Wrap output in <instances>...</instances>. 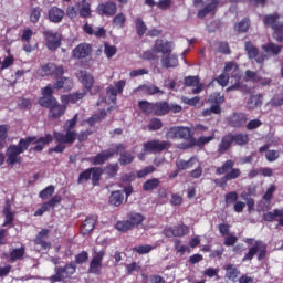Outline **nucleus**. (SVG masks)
<instances>
[{"label":"nucleus","instance_id":"nucleus-1","mask_svg":"<svg viewBox=\"0 0 283 283\" xmlns=\"http://www.w3.org/2000/svg\"><path fill=\"white\" fill-rule=\"evenodd\" d=\"M78 120V114H75L72 119H69L64 123L63 129L65 134L54 132L53 136L56 143H59L57 146H55L52 151H56L57 154H61L65 151L64 145H72L76 140V130H74V127H76V122Z\"/></svg>","mask_w":283,"mask_h":283},{"label":"nucleus","instance_id":"nucleus-2","mask_svg":"<svg viewBox=\"0 0 283 283\" xmlns=\"http://www.w3.org/2000/svg\"><path fill=\"white\" fill-rule=\"evenodd\" d=\"M43 96L39 99V105L41 107H48L50 109L49 114L52 118H61L65 114L66 104L60 105L56 98L52 96V86H46L42 91Z\"/></svg>","mask_w":283,"mask_h":283},{"label":"nucleus","instance_id":"nucleus-3","mask_svg":"<svg viewBox=\"0 0 283 283\" xmlns=\"http://www.w3.org/2000/svg\"><path fill=\"white\" fill-rule=\"evenodd\" d=\"M32 140H35V138H25V139H20L18 146L15 145H10L7 148L6 156H7V164L8 165H20L21 163V154L30 147L32 144Z\"/></svg>","mask_w":283,"mask_h":283},{"label":"nucleus","instance_id":"nucleus-4","mask_svg":"<svg viewBox=\"0 0 283 283\" xmlns=\"http://www.w3.org/2000/svg\"><path fill=\"white\" fill-rule=\"evenodd\" d=\"M258 255V260H264L266 258V244L262 241H255L254 247L249 249V252L243 256V262L253 260L254 255Z\"/></svg>","mask_w":283,"mask_h":283},{"label":"nucleus","instance_id":"nucleus-5","mask_svg":"<svg viewBox=\"0 0 283 283\" xmlns=\"http://www.w3.org/2000/svg\"><path fill=\"white\" fill-rule=\"evenodd\" d=\"M226 74H229L232 72V78L234 80V85L229 86L227 88V92H231L233 90H242L244 92V86L240 85V70L238 69V65L233 62L226 63Z\"/></svg>","mask_w":283,"mask_h":283},{"label":"nucleus","instance_id":"nucleus-6","mask_svg":"<svg viewBox=\"0 0 283 283\" xmlns=\"http://www.w3.org/2000/svg\"><path fill=\"white\" fill-rule=\"evenodd\" d=\"M120 149H125V146L123 144H116L108 150H104L97 156L94 157L93 164L94 165H103L106 160H109L114 154H120Z\"/></svg>","mask_w":283,"mask_h":283},{"label":"nucleus","instance_id":"nucleus-7","mask_svg":"<svg viewBox=\"0 0 283 283\" xmlns=\"http://www.w3.org/2000/svg\"><path fill=\"white\" fill-rule=\"evenodd\" d=\"M74 273H76V265L74 264H69L64 268H56L55 275L50 277V282H61L62 280L74 275Z\"/></svg>","mask_w":283,"mask_h":283},{"label":"nucleus","instance_id":"nucleus-8","mask_svg":"<svg viewBox=\"0 0 283 283\" xmlns=\"http://www.w3.org/2000/svg\"><path fill=\"white\" fill-rule=\"evenodd\" d=\"M169 147H171L169 142L150 140L144 144V151L148 154H157L165 151V149H169Z\"/></svg>","mask_w":283,"mask_h":283},{"label":"nucleus","instance_id":"nucleus-9","mask_svg":"<svg viewBox=\"0 0 283 283\" xmlns=\"http://www.w3.org/2000/svg\"><path fill=\"white\" fill-rule=\"evenodd\" d=\"M49 233L50 230L48 229H43L38 233V235L34 239L36 251H48L49 249H51L52 243L46 241Z\"/></svg>","mask_w":283,"mask_h":283},{"label":"nucleus","instance_id":"nucleus-10","mask_svg":"<svg viewBox=\"0 0 283 283\" xmlns=\"http://www.w3.org/2000/svg\"><path fill=\"white\" fill-rule=\"evenodd\" d=\"M63 66H56L53 63H48L45 65H42L38 70V75L39 76H52L54 74L55 76H63Z\"/></svg>","mask_w":283,"mask_h":283},{"label":"nucleus","instance_id":"nucleus-11","mask_svg":"<svg viewBox=\"0 0 283 283\" xmlns=\"http://www.w3.org/2000/svg\"><path fill=\"white\" fill-rule=\"evenodd\" d=\"M117 10L118 8L115 2L106 1L97 6L96 13L99 14V17H114Z\"/></svg>","mask_w":283,"mask_h":283},{"label":"nucleus","instance_id":"nucleus-12","mask_svg":"<svg viewBox=\"0 0 283 283\" xmlns=\"http://www.w3.org/2000/svg\"><path fill=\"white\" fill-rule=\"evenodd\" d=\"M45 41H46V48L49 50H56L61 48V34L56 33L54 31L46 30L43 32Z\"/></svg>","mask_w":283,"mask_h":283},{"label":"nucleus","instance_id":"nucleus-13","mask_svg":"<svg viewBox=\"0 0 283 283\" xmlns=\"http://www.w3.org/2000/svg\"><path fill=\"white\" fill-rule=\"evenodd\" d=\"M164 233L167 238H182V235H187L189 233V227L180 224L175 228H166Z\"/></svg>","mask_w":283,"mask_h":283},{"label":"nucleus","instance_id":"nucleus-14","mask_svg":"<svg viewBox=\"0 0 283 283\" xmlns=\"http://www.w3.org/2000/svg\"><path fill=\"white\" fill-rule=\"evenodd\" d=\"M245 51L249 59H255L256 63H264L268 59L266 54L258 52V48L251 44V42L245 43Z\"/></svg>","mask_w":283,"mask_h":283},{"label":"nucleus","instance_id":"nucleus-15","mask_svg":"<svg viewBox=\"0 0 283 283\" xmlns=\"http://www.w3.org/2000/svg\"><path fill=\"white\" fill-rule=\"evenodd\" d=\"M92 54V45L81 43L72 51L73 59H87Z\"/></svg>","mask_w":283,"mask_h":283},{"label":"nucleus","instance_id":"nucleus-16","mask_svg":"<svg viewBox=\"0 0 283 283\" xmlns=\"http://www.w3.org/2000/svg\"><path fill=\"white\" fill-rule=\"evenodd\" d=\"M153 52H160L163 55L174 52V43L167 40H157L153 46Z\"/></svg>","mask_w":283,"mask_h":283},{"label":"nucleus","instance_id":"nucleus-17","mask_svg":"<svg viewBox=\"0 0 283 283\" xmlns=\"http://www.w3.org/2000/svg\"><path fill=\"white\" fill-rule=\"evenodd\" d=\"M126 84H127V82H125V80H120L115 83V86H109L106 90V94L108 96H112L111 97L112 103H116V96H118V94H123V90H125Z\"/></svg>","mask_w":283,"mask_h":283},{"label":"nucleus","instance_id":"nucleus-18","mask_svg":"<svg viewBox=\"0 0 283 283\" xmlns=\"http://www.w3.org/2000/svg\"><path fill=\"white\" fill-rule=\"evenodd\" d=\"M76 77L81 83L84 85V90L90 92L92 87H94V76L92 74L87 73V71H78L76 73Z\"/></svg>","mask_w":283,"mask_h":283},{"label":"nucleus","instance_id":"nucleus-19","mask_svg":"<svg viewBox=\"0 0 283 283\" xmlns=\"http://www.w3.org/2000/svg\"><path fill=\"white\" fill-rule=\"evenodd\" d=\"M75 8L83 19H90L92 17V4L87 0H80Z\"/></svg>","mask_w":283,"mask_h":283},{"label":"nucleus","instance_id":"nucleus-20","mask_svg":"<svg viewBox=\"0 0 283 283\" xmlns=\"http://www.w3.org/2000/svg\"><path fill=\"white\" fill-rule=\"evenodd\" d=\"M247 120H249V117L244 113H234L228 118V123L231 127H242L247 125Z\"/></svg>","mask_w":283,"mask_h":283},{"label":"nucleus","instance_id":"nucleus-21","mask_svg":"<svg viewBox=\"0 0 283 283\" xmlns=\"http://www.w3.org/2000/svg\"><path fill=\"white\" fill-rule=\"evenodd\" d=\"M103 258H105V250L97 252L91 261L90 271L91 273H99L102 269Z\"/></svg>","mask_w":283,"mask_h":283},{"label":"nucleus","instance_id":"nucleus-22","mask_svg":"<svg viewBox=\"0 0 283 283\" xmlns=\"http://www.w3.org/2000/svg\"><path fill=\"white\" fill-rule=\"evenodd\" d=\"M263 220H265V222L279 221V226L283 227V210L275 209L271 212H266L263 214Z\"/></svg>","mask_w":283,"mask_h":283},{"label":"nucleus","instance_id":"nucleus-23","mask_svg":"<svg viewBox=\"0 0 283 283\" xmlns=\"http://www.w3.org/2000/svg\"><path fill=\"white\" fill-rule=\"evenodd\" d=\"M48 17L51 23H61L63 21V17H65V11L59 7H52L49 10Z\"/></svg>","mask_w":283,"mask_h":283},{"label":"nucleus","instance_id":"nucleus-24","mask_svg":"<svg viewBox=\"0 0 283 283\" xmlns=\"http://www.w3.org/2000/svg\"><path fill=\"white\" fill-rule=\"evenodd\" d=\"M27 138H35V140H32L31 143H33L34 146V151H43V149L45 148V145H49V143H52V140H54V137H52V135L48 134L45 135V137H27Z\"/></svg>","mask_w":283,"mask_h":283},{"label":"nucleus","instance_id":"nucleus-25","mask_svg":"<svg viewBox=\"0 0 283 283\" xmlns=\"http://www.w3.org/2000/svg\"><path fill=\"white\" fill-rule=\"evenodd\" d=\"M161 66L169 70L170 67H178V55L166 53L161 56Z\"/></svg>","mask_w":283,"mask_h":283},{"label":"nucleus","instance_id":"nucleus-26","mask_svg":"<svg viewBox=\"0 0 283 283\" xmlns=\"http://www.w3.org/2000/svg\"><path fill=\"white\" fill-rule=\"evenodd\" d=\"M185 84L188 87H196L192 90V93L200 94V92L203 90L205 85L200 84V80L198 76H188L185 78Z\"/></svg>","mask_w":283,"mask_h":283},{"label":"nucleus","instance_id":"nucleus-27","mask_svg":"<svg viewBox=\"0 0 283 283\" xmlns=\"http://www.w3.org/2000/svg\"><path fill=\"white\" fill-rule=\"evenodd\" d=\"M211 3H208L203 9H200L198 12L199 19H205L206 14H213L220 4V0H210Z\"/></svg>","mask_w":283,"mask_h":283},{"label":"nucleus","instance_id":"nucleus-28","mask_svg":"<svg viewBox=\"0 0 283 283\" xmlns=\"http://www.w3.org/2000/svg\"><path fill=\"white\" fill-rule=\"evenodd\" d=\"M226 277L230 280V282H235L238 277H240V270L235 268V265L228 263L224 265Z\"/></svg>","mask_w":283,"mask_h":283},{"label":"nucleus","instance_id":"nucleus-29","mask_svg":"<svg viewBox=\"0 0 283 283\" xmlns=\"http://www.w3.org/2000/svg\"><path fill=\"white\" fill-rule=\"evenodd\" d=\"M96 226V217H87L82 224L81 232L83 235H87L94 231V227Z\"/></svg>","mask_w":283,"mask_h":283},{"label":"nucleus","instance_id":"nucleus-30","mask_svg":"<svg viewBox=\"0 0 283 283\" xmlns=\"http://www.w3.org/2000/svg\"><path fill=\"white\" fill-rule=\"evenodd\" d=\"M53 87L54 90H65L66 92H69V90H72V87H74V82L67 77H62L53 84Z\"/></svg>","mask_w":283,"mask_h":283},{"label":"nucleus","instance_id":"nucleus-31","mask_svg":"<svg viewBox=\"0 0 283 283\" xmlns=\"http://www.w3.org/2000/svg\"><path fill=\"white\" fill-rule=\"evenodd\" d=\"M245 78L248 81H252V83H259V85H269L271 83L270 80L262 78L258 75V73L252 72V71L245 72Z\"/></svg>","mask_w":283,"mask_h":283},{"label":"nucleus","instance_id":"nucleus-32","mask_svg":"<svg viewBox=\"0 0 283 283\" xmlns=\"http://www.w3.org/2000/svg\"><path fill=\"white\" fill-rule=\"evenodd\" d=\"M10 207L11 203L10 200H8L3 209L4 222L2 227H8V224H12V222H14V212H12V209Z\"/></svg>","mask_w":283,"mask_h":283},{"label":"nucleus","instance_id":"nucleus-33","mask_svg":"<svg viewBox=\"0 0 283 283\" xmlns=\"http://www.w3.org/2000/svg\"><path fill=\"white\" fill-rule=\"evenodd\" d=\"M84 32H86V34H93L94 36L97 38H103L105 36V34H107V31L105 30V28L101 27V28H92V25L90 24H85L84 25Z\"/></svg>","mask_w":283,"mask_h":283},{"label":"nucleus","instance_id":"nucleus-34","mask_svg":"<svg viewBox=\"0 0 283 283\" xmlns=\"http://www.w3.org/2000/svg\"><path fill=\"white\" fill-rule=\"evenodd\" d=\"M216 138V134L212 133V135L205 137L201 136L199 137L197 140L196 139H191L189 147H205V145L211 143V140H213Z\"/></svg>","mask_w":283,"mask_h":283},{"label":"nucleus","instance_id":"nucleus-35","mask_svg":"<svg viewBox=\"0 0 283 283\" xmlns=\"http://www.w3.org/2000/svg\"><path fill=\"white\" fill-rule=\"evenodd\" d=\"M145 3L150 8H153V6H157L160 10L171 8V0H145Z\"/></svg>","mask_w":283,"mask_h":283},{"label":"nucleus","instance_id":"nucleus-36","mask_svg":"<svg viewBox=\"0 0 283 283\" xmlns=\"http://www.w3.org/2000/svg\"><path fill=\"white\" fill-rule=\"evenodd\" d=\"M135 92H145V94H149L150 96H154V94H164L160 88L151 84L142 85Z\"/></svg>","mask_w":283,"mask_h":283},{"label":"nucleus","instance_id":"nucleus-37","mask_svg":"<svg viewBox=\"0 0 283 283\" xmlns=\"http://www.w3.org/2000/svg\"><path fill=\"white\" fill-rule=\"evenodd\" d=\"M233 143V135H226L222 139L221 143L219 144L218 153L219 154H224L230 147L231 144Z\"/></svg>","mask_w":283,"mask_h":283},{"label":"nucleus","instance_id":"nucleus-38","mask_svg":"<svg viewBox=\"0 0 283 283\" xmlns=\"http://www.w3.org/2000/svg\"><path fill=\"white\" fill-rule=\"evenodd\" d=\"M169 112V104L167 102H158L154 104V112L157 116H165Z\"/></svg>","mask_w":283,"mask_h":283},{"label":"nucleus","instance_id":"nucleus-39","mask_svg":"<svg viewBox=\"0 0 283 283\" xmlns=\"http://www.w3.org/2000/svg\"><path fill=\"white\" fill-rule=\"evenodd\" d=\"M176 165H177V168L180 170L191 169V167H193V165H198V158L191 157L188 161L179 159V160H177Z\"/></svg>","mask_w":283,"mask_h":283},{"label":"nucleus","instance_id":"nucleus-40","mask_svg":"<svg viewBox=\"0 0 283 283\" xmlns=\"http://www.w3.org/2000/svg\"><path fill=\"white\" fill-rule=\"evenodd\" d=\"M85 96L84 93H74L71 95H64L61 97V101L64 105H69V103H78L81 98Z\"/></svg>","mask_w":283,"mask_h":283},{"label":"nucleus","instance_id":"nucleus-41","mask_svg":"<svg viewBox=\"0 0 283 283\" xmlns=\"http://www.w3.org/2000/svg\"><path fill=\"white\" fill-rule=\"evenodd\" d=\"M262 105V96L261 95H251L247 102L248 109H255Z\"/></svg>","mask_w":283,"mask_h":283},{"label":"nucleus","instance_id":"nucleus-42","mask_svg":"<svg viewBox=\"0 0 283 283\" xmlns=\"http://www.w3.org/2000/svg\"><path fill=\"white\" fill-rule=\"evenodd\" d=\"M124 200H125V197L123 196V192H120V191H114L109 198V202H111V205H114V207H120V205H123Z\"/></svg>","mask_w":283,"mask_h":283},{"label":"nucleus","instance_id":"nucleus-43","mask_svg":"<svg viewBox=\"0 0 283 283\" xmlns=\"http://www.w3.org/2000/svg\"><path fill=\"white\" fill-rule=\"evenodd\" d=\"M277 19H280V15H277V13H274V14H271V15H265L264 19H263V22L265 25H269L270 28H273L275 25H280V21H277Z\"/></svg>","mask_w":283,"mask_h":283},{"label":"nucleus","instance_id":"nucleus-44","mask_svg":"<svg viewBox=\"0 0 283 283\" xmlns=\"http://www.w3.org/2000/svg\"><path fill=\"white\" fill-rule=\"evenodd\" d=\"M159 185H160V179L158 178L148 179L146 182H144L143 189L144 191H154V189H158Z\"/></svg>","mask_w":283,"mask_h":283},{"label":"nucleus","instance_id":"nucleus-45","mask_svg":"<svg viewBox=\"0 0 283 283\" xmlns=\"http://www.w3.org/2000/svg\"><path fill=\"white\" fill-rule=\"evenodd\" d=\"M25 255V248H15L10 252L11 262H17V260H21Z\"/></svg>","mask_w":283,"mask_h":283},{"label":"nucleus","instance_id":"nucleus-46","mask_svg":"<svg viewBox=\"0 0 283 283\" xmlns=\"http://www.w3.org/2000/svg\"><path fill=\"white\" fill-rule=\"evenodd\" d=\"M123 151H125V148L119 149V153H115V154H120L119 164L120 165H130V163H134V155H132L129 153H123Z\"/></svg>","mask_w":283,"mask_h":283},{"label":"nucleus","instance_id":"nucleus-47","mask_svg":"<svg viewBox=\"0 0 283 283\" xmlns=\"http://www.w3.org/2000/svg\"><path fill=\"white\" fill-rule=\"evenodd\" d=\"M263 50L265 54H274L277 55L282 51V46L274 44V43H269L263 45Z\"/></svg>","mask_w":283,"mask_h":283},{"label":"nucleus","instance_id":"nucleus-48","mask_svg":"<svg viewBox=\"0 0 283 283\" xmlns=\"http://www.w3.org/2000/svg\"><path fill=\"white\" fill-rule=\"evenodd\" d=\"M145 220V217L138 212H133L129 214L128 222H130L132 227H138V224H142Z\"/></svg>","mask_w":283,"mask_h":283},{"label":"nucleus","instance_id":"nucleus-49","mask_svg":"<svg viewBox=\"0 0 283 283\" xmlns=\"http://www.w3.org/2000/svg\"><path fill=\"white\" fill-rule=\"evenodd\" d=\"M29 19L31 23H39V19H41V8L34 7L30 9Z\"/></svg>","mask_w":283,"mask_h":283},{"label":"nucleus","instance_id":"nucleus-50","mask_svg":"<svg viewBox=\"0 0 283 283\" xmlns=\"http://www.w3.org/2000/svg\"><path fill=\"white\" fill-rule=\"evenodd\" d=\"M154 249H155V247L145 244V245H137V247L133 248V251H135V253H138L139 255H145V254L154 251Z\"/></svg>","mask_w":283,"mask_h":283},{"label":"nucleus","instance_id":"nucleus-51","mask_svg":"<svg viewBox=\"0 0 283 283\" xmlns=\"http://www.w3.org/2000/svg\"><path fill=\"white\" fill-rule=\"evenodd\" d=\"M232 143H235V145H247V143H249V135L247 134L232 135Z\"/></svg>","mask_w":283,"mask_h":283},{"label":"nucleus","instance_id":"nucleus-52","mask_svg":"<svg viewBox=\"0 0 283 283\" xmlns=\"http://www.w3.org/2000/svg\"><path fill=\"white\" fill-rule=\"evenodd\" d=\"M178 127V138H181L184 140H187L191 138V129L189 127H182V126H177Z\"/></svg>","mask_w":283,"mask_h":283},{"label":"nucleus","instance_id":"nucleus-53","mask_svg":"<svg viewBox=\"0 0 283 283\" xmlns=\"http://www.w3.org/2000/svg\"><path fill=\"white\" fill-rule=\"evenodd\" d=\"M115 229H117V231H129V229H134L132 226V221L129 220H124V221H118L115 226Z\"/></svg>","mask_w":283,"mask_h":283},{"label":"nucleus","instance_id":"nucleus-54","mask_svg":"<svg viewBox=\"0 0 283 283\" xmlns=\"http://www.w3.org/2000/svg\"><path fill=\"white\" fill-rule=\"evenodd\" d=\"M135 25H136L137 34L139 36H143V34H145L147 32V25L140 18H137L135 20Z\"/></svg>","mask_w":283,"mask_h":283},{"label":"nucleus","instance_id":"nucleus-55","mask_svg":"<svg viewBox=\"0 0 283 283\" xmlns=\"http://www.w3.org/2000/svg\"><path fill=\"white\" fill-rule=\"evenodd\" d=\"M158 129H163V122L158 118L150 119L148 124L149 132H158Z\"/></svg>","mask_w":283,"mask_h":283},{"label":"nucleus","instance_id":"nucleus-56","mask_svg":"<svg viewBox=\"0 0 283 283\" xmlns=\"http://www.w3.org/2000/svg\"><path fill=\"white\" fill-rule=\"evenodd\" d=\"M139 108L145 112V114H154V104L147 101H140L138 103Z\"/></svg>","mask_w":283,"mask_h":283},{"label":"nucleus","instance_id":"nucleus-57","mask_svg":"<svg viewBox=\"0 0 283 283\" xmlns=\"http://www.w3.org/2000/svg\"><path fill=\"white\" fill-rule=\"evenodd\" d=\"M39 196L42 200H48V198H52V196H54V186H48L45 189L40 191Z\"/></svg>","mask_w":283,"mask_h":283},{"label":"nucleus","instance_id":"nucleus-58","mask_svg":"<svg viewBox=\"0 0 283 283\" xmlns=\"http://www.w3.org/2000/svg\"><path fill=\"white\" fill-rule=\"evenodd\" d=\"M102 175H103V169L91 168V176H92L93 185H98V180H101Z\"/></svg>","mask_w":283,"mask_h":283},{"label":"nucleus","instance_id":"nucleus-59","mask_svg":"<svg viewBox=\"0 0 283 283\" xmlns=\"http://www.w3.org/2000/svg\"><path fill=\"white\" fill-rule=\"evenodd\" d=\"M233 160H227L222 167L217 168V174L222 176V174H227L230 169H233Z\"/></svg>","mask_w":283,"mask_h":283},{"label":"nucleus","instance_id":"nucleus-60","mask_svg":"<svg viewBox=\"0 0 283 283\" xmlns=\"http://www.w3.org/2000/svg\"><path fill=\"white\" fill-rule=\"evenodd\" d=\"M209 102L214 103V105H218L220 107V105H222V103H224V95H222L220 93H213L210 96Z\"/></svg>","mask_w":283,"mask_h":283},{"label":"nucleus","instance_id":"nucleus-61","mask_svg":"<svg viewBox=\"0 0 283 283\" xmlns=\"http://www.w3.org/2000/svg\"><path fill=\"white\" fill-rule=\"evenodd\" d=\"M113 25L114 28H123L125 25V14L118 13L113 19Z\"/></svg>","mask_w":283,"mask_h":283},{"label":"nucleus","instance_id":"nucleus-62","mask_svg":"<svg viewBox=\"0 0 283 283\" xmlns=\"http://www.w3.org/2000/svg\"><path fill=\"white\" fill-rule=\"evenodd\" d=\"M250 25H251V22L247 19H243L234 28L238 32H247V30H249Z\"/></svg>","mask_w":283,"mask_h":283},{"label":"nucleus","instance_id":"nucleus-63","mask_svg":"<svg viewBox=\"0 0 283 283\" xmlns=\"http://www.w3.org/2000/svg\"><path fill=\"white\" fill-rule=\"evenodd\" d=\"M116 52V46L109 45L107 43L104 44V53L107 56V59H112V56H115Z\"/></svg>","mask_w":283,"mask_h":283},{"label":"nucleus","instance_id":"nucleus-64","mask_svg":"<svg viewBox=\"0 0 283 283\" xmlns=\"http://www.w3.org/2000/svg\"><path fill=\"white\" fill-rule=\"evenodd\" d=\"M273 31H274V39H276V41H283V23H280L279 25H274Z\"/></svg>","mask_w":283,"mask_h":283}]
</instances>
